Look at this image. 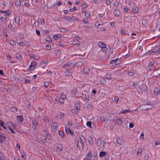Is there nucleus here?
<instances>
[{"label": "nucleus", "instance_id": "nucleus-1", "mask_svg": "<svg viewBox=\"0 0 160 160\" xmlns=\"http://www.w3.org/2000/svg\"><path fill=\"white\" fill-rule=\"evenodd\" d=\"M152 105H150L149 104L147 103L142 105L141 107V108L142 110H146L151 109L152 108Z\"/></svg>", "mask_w": 160, "mask_h": 160}, {"label": "nucleus", "instance_id": "nucleus-2", "mask_svg": "<svg viewBox=\"0 0 160 160\" xmlns=\"http://www.w3.org/2000/svg\"><path fill=\"white\" fill-rule=\"evenodd\" d=\"M104 142L101 139H98L97 141V144L100 148L102 147L104 145Z\"/></svg>", "mask_w": 160, "mask_h": 160}, {"label": "nucleus", "instance_id": "nucleus-3", "mask_svg": "<svg viewBox=\"0 0 160 160\" xmlns=\"http://www.w3.org/2000/svg\"><path fill=\"white\" fill-rule=\"evenodd\" d=\"M152 50V52L155 54H160V48L158 46L156 47L155 48H153Z\"/></svg>", "mask_w": 160, "mask_h": 160}, {"label": "nucleus", "instance_id": "nucleus-4", "mask_svg": "<svg viewBox=\"0 0 160 160\" xmlns=\"http://www.w3.org/2000/svg\"><path fill=\"white\" fill-rule=\"evenodd\" d=\"M37 63L36 62L34 61L32 62L29 67V69L32 70L33 69H34Z\"/></svg>", "mask_w": 160, "mask_h": 160}, {"label": "nucleus", "instance_id": "nucleus-5", "mask_svg": "<svg viewBox=\"0 0 160 160\" xmlns=\"http://www.w3.org/2000/svg\"><path fill=\"white\" fill-rule=\"evenodd\" d=\"M79 138L80 140V144L81 146L82 147L83 143L85 142V139L84 136L82 135H81L79 136Z\"/></svg>", "mask_w": 160, "mask_h": 160}, {"label": "nucleus", "instance_id": "nucleus-6", "mask_svg": "<svg viewBox=\"0 0 160 160\" xmlns=\"http://www.w3.org/2000/svg\"><path fill=\"white\" fill-rule=\"evenodd\" d=\"M65 73L66 75L68 76H70L71 75V70L70 68H68L66 70Z\"/></svg>", "mask_w": 160, "mask_h": 160}, {"label": "nucleus", "instance_id": "nucleus-7", "mask_svg": "<svg viewBox=\"0 0 160 160\" xmlns=\"http://www.w3.org/2000/svg\"><path fill=\"white\" fill-rule=\"evenodd\" d=\"M90 72L89 69L87 67H85L82 70V72L84 73H85L87 74H88Z\"/></svg>", "mask_w": 160, "mask_h": 160}, {"label": "nucleus", "instance_id": "nucleus-8", "mask_svg": "<svg viewBox=\"0 0 160 160\" xmlns=\"http://www.w3.org/2000/svg\"><path fill=\"white\" fill-rule=\"evenodd\" d=\"M32 127L35 128H36L38 125V122L36 120H33L32 121Z\"/></svg>", "mask_w": 160, "mask_h": 160}, {"label": "nucleus", "instance_id": "nucleus-9", "mask_svg": "<svg viewBox=\"0 0 160 160\" xmlns=\"http://www.w3.org/2000/svg\"><path fill=\"white\" fill-rule=\"evenodd\" d=\"M6 139V138L3 136V134L0 132V142L1 143L2 141L5 140Z\"/></svg>", "mask_w": 160, "mask_h": 160}, {"label": "nucleus", "instance_id": "nucleus-10", "mask_svg": "<svg viewBox=\"0 0 160 160\" xmlns=\"http://www.w3.org/2000/svg\"><path fill=\"white\" fill-rule=\"evenodd\" d=\"M153 92L154 94L156 95H157L158 94L160 93V90L158 88H154Z\"/></svg>", "mask_w": 160, "mask_h": 160}, {"label": "nucleus", "instance_id": "nucleus-11", "mask_svg": "<svg viewBox=\"0 0 160 160\" xmlns=\"http://www.w3.org/2000/svg\"><path fill=\"white\" fill-rule=\"evenodd\" d=\"M117 142L118 144L120 145H122L123 143L122 138H118L117 140Z\"/></svg>", "mask_w": 160, "mask_h": 160}, {"label": "nucleus", "instance_id": "nucleus-12", "mask_svg": "<svg viewBox=\"0 0 160 160\" xmlns=\"http://www.w3.org/2000/svg\"><path fill=\"white\" fill-rule=\"evenodd\" d=\"M154 63V62L151 61L149 63L148 65V68L149 70H152L153 69V65Z\"/></svg>", "mask_w": 160, "mask_h": 160}, {"label": "nucleus", "instance_id": "nucleus-13", "mask_svg": "<svg viewBox=\"0 0 160 160\" xmlns=\"http://www.w3.org/2000/svg\"><path fill=\"white\" fill-rule=\"evenodd\" d=\"M53 37L55 39L57 40L62 37V35L60 34H55L53 36Z\"/></svg>", "mask_w": 160, "mask_h": 160}, {"label": "nucleus", "instance_id": "nucleus-14", "mask_svg": "<svg viewBox=\"0 0 160 160\" xmlns=\"http://www.w3.org/2000/svg\"><path fill=\"white\" fill-rule=\"evenodd\" d=\"M98 46L99 47H100L101 48L103 47H106L105 44L102 42H99L98 43Z\"/></svg>", "mask_w": 160, "mask_h": 160}, {"label": "nucleus", "instance_id": "nucleus-15", "mask_svg": "<svg viewBox=\"0 0 160 160\" xmlns=\"http://www.w3.org/2000/svg\"><path fill=\"white\" fill-rule=\"evenodd\" d=\"M17 118L18 120L19 121H20L21 123L23 121V118L22 116L17 115Z\"/></svg>", "mask_w": 160, "mask_h": 160}, {"label": "nucleus", "instance_id": "nucleus-16", "mask_svg": "<svg viewBox=\"0 0 160 160\" xmlns=\"http://www.w3.org/2000/svg\"><path fill=\"white\" fill-rule=\"evenodd\" d=\"M114 13L118 17L119 15L120 14V13L118 10L115 9L114 10Z\"/></svg>", "mask_w": 160, "mask_h": 160}, {"label": "nucleus", "instance_id": "nucleus-17", "mask_svg": "<svg viewBox=\"0 0 160 160\" xmlns=\"http://www.w3.org/2000/svg\"><path fill=\"white\" fill-rule=\"evenodd\" d=\"M88 142L91 145H92L94 143L93 138L91 137H89L88 139Z\"/></svg>", "mask_w": 160, "mask_h": 160}, {"label": "nucleus", "instance_id": "nucleus-18", "mask_svg": "<svg viewBox=\"0 0 160 160\" xmlns=\"http://www.w3.org/2000/svg\"><path fill=\"white\" fill-rule=\"evenodd\" d=\"M1 12L2 13H4L5 14V16H8L9 15V14H10V12L9 11H7L6 12L4 11H1Z\"/></svg>", "mask_w": 160, "mask_h": 160}, {"label": "nucleus", "instance_id": "nucleus-19", "mask_svg": "<svg viewBox=\"0 0 160 160\" xmlns=\"http://www.w3.org/2000/svg\"><path fill=\"white\" fill-rule=\"evenodd\" d=\"M58 133L59 135L62 137V138H63L64 137V132L61 130L58 131Z\"/></svg>", "mask_w": 160, "mask_h": 160}, {"label": "nucleus", "instance_id": "nucleus-20", "mask_svg": "<svg viewBox=\"0 0 160 160\" xmlns=\"http://www.w3.org/2000/svg\"><path fill=\"white\" fill-rule=\"evenodd\" d=\"M132 10L134 12L137 13L138 12L139 9L137 7H135L132 9Z\"/></svg>", "mask_w": 160, "mask_h": 160}, {"label": "nucleus", "instance_id": "nucleus-21", "mask_svg": "<svg viewBox=\"0 0 160 160\" xmlns=\"http://www.w3.org/2000/svg\"><path fill=\"white\" fill-rule=\"evenodd\" d=\"M76 109L79 110L80 109V106L78 103H76L75 104L74 108Z\"/></svg>", "mask_w": 160, "mask_h": 160}, {"label": "nucleus", "instance_id": "nucleus-22", "mask_svg": "<svg viewBox=\"0 0 160 160\" xmlns=\"http://www.w3.org/2000/svg\"><path fill=\"white\" fill-rule=\"evenodd\" d=\"M118 60V58H116L115 59L112 60L110 61V63L112 64H115L116 65V62H117V60Z\"/></svg>", "mask_w": 160, "mask_h": 160}, {"label": "nucleus", "instance_id": "nucleus-23", "mask_svg": "<svg viewBox=\"0 0 160 160\" xmlns=\"http://www.w3.org/2000/svg\"><path fill=\"white\" fill-rule=\"evenodd\" d=\"M72 112L75 114H76L78 112L79 110L78 109H76L75 108H74L73 109H72Z\"/></svg>", "mask_w": 160, "mask_h": 160}, {"label": "nucleus", "instance_id": "nucleus-24", "mask_svg": "<svg viewBox=\"0 0 160 160\" xmlns=\"http://www.w3.org/2000/svg\"><path fill=\"white\" fill-rule=\"evenodd\" d=\"M116 122L119 125H121L122 123V120L120 119H118L116 120Z\"/></svg>", "mask_w": 160, "mask_h": 160}, {"label": "nucleus", "instance_id": "nucleus-25", "mask_svg": "<svg viewBox=\"0 0 160 160\" xmlns=\"http://www.w3.org/2000/svg\"><path fill=\"white\" fill-rule=\"evenodd\" d=\"M11 111L13 112H16L17 111V109L15 107H12L11 108Z\"/></svg>", "mask_w": 160, "mask_h": 160}, {"label": "nucleus", "instance_id": "nucleus-26", "mask_svg": "<svg viewBox=\"0 0 160 160\" xmlns=\"http://www.w3.org/2000/svg\"><path fill=\"white\" fill-rule=\"evenodd\" d=\"M62 145L60 144L58 145L57 146V149L59 151H61L62 150Z\"/></svg>", "mask_w": 160, "mask_h": 160}, {"label": "nucleus", "instance_id": "nucleus-27", "mask_svg": "<svg viewBox=\"0 0 160 160\" xmlns=\"http://www.w3.org/2000/svg\"><path fill=\"white\" fill-rule=\"evenodd\" d=\"M142 23L143 26H146L147 25V22L146 20L143 19L142 21Z\"/></svg>", "mask_w": 160, "mask_h": 160}, {"label": "nucleus", "instance_id": "nucleus-28", "mask_svg": "<svg viewBox=\"0 0 160 160\" xmlns=\"http://www.w3.org/2000/svg\"><path fill=\"white\" fill-rule=\"evenodd\" d=\"M89 96H88L85 95L84 98V100L85 101L87 102V101H89Z\"/></svg>", "mask_w": 160, "mask_h": 160}, {"label": "nucleus", "instance_id": "nucleus-29", "mask_svg": "<svg viewBox=\"0 0 160 160\" xmlns=\"http://www.w3.org/2000/svg\"><path fill=\"white\" fill-rule=\"evenodd\" d=\"M15 4L17 6H20L21 5V2L19 0H17L15 2Z\"/></svg>", "mask_w": 160, "mask_h": 160}, {"label": "nucleus", "instance_id": "nucleus-30", "mask_svg": "<svg viewBox=\"0 0 160 160\" xmlns=\"http://www.w3.org/2000/svg\"><path fill=\"white\" fill-rule=\"evenodd\" d=\"M15 22L16 23L18 24L20 22V19L19 18L16 17L15 19Z\"/></svg>", "mask_w": 160, "mask_h": 160}, {"label": "nucleus", "instance_id": "nucleus-31", "mask_svg": "<svg viewBox=\"0 0 160 160\" xmlns=\"http://www.w3.org/2000/svg\"><path fill=\"white\" fill-rule=\"evenodd\" d=\"M106 153L105 152H103V151L101 152L100 153L99 156L101 157H102L104 155H106Z\"/></svg>", "mask_w": 160, "mask_h": 160}, {"label": "nucleus", "instance_id": "nucleus-32", "mask_svg": "<svg viewBox=\"0 0 160 160\" xmlns=\"http://www.w3.org/2000/svg\"><path fill=\"white\" fill-rule=\"evenodd\" d=\"M72 44L73 45H80V44L78 41V40H77L76 41L75 40H73L72 41Z\"/></svg>", "mask_w": 160, "mask_h": 160}, {"label": "nucleus", "instance_id": "nucleus-33", "mask_svg": "<svg viewBox=\"0 0 160 160\" xmlns=\"http://www.w3.org/2000/svg\"><path fill=\"white\" fill-rule=\"evenodd\" d=\"M51 127H53L54 129L56 128H57V124L56 123H52Z\"/></svg>", "mask_w": 160, "mask_h": 160}, {"label": "nucleus", "instance_id": "nucleus-34", "mask_svg": "<svg viewBox=\"0 0 160 160\" xmlns=\"http://www.w3.org/2000/svg\"><path fill=\"white\" fill-rule=\"evenodd\" d=\"M77 92L76 90L75 89H72L71 90V93L73 95H75Z\"/></svg>", "mask_w": 160, "mask_h": 160}, {"label": "nucleus", "instance_id": "nucleus-35", "mask_svg": "<svg viewBox=\"0 0 160 160\" xmlns=\"http://www.w3.org/2000/svg\"><path fill=\"white\" fill-rule=\"evenodd\" d=\"M58 101L61 104H63L64 102V100L62 98H60L59 100Z\"/></svg>", "mask_w": 160, "mask_h": 160}, {"label": "nucleus", "instance_id": "nucleus-36", "mask_svg": "<svg viewBox=\"0 0 160 160\" xmlns=\"http://www.w3.org/2000/svg\"><path fill=\"white\" fill-rule=\"evenodd\" d=\"M100 119L101 121L104 122L105 121L106 118L104 116H102L100 117Z\"/></svg>", "mask_w": 160, "mask_h": 160}, {"label": "nucleus", "instance_id": "nucleus-37", "mask_svg": "<svg viewBox=\"0 0 160 160\" xmlns=\"http://www.w3.org/2000/svg\"><path fill=\"white\" fill-rule=\"evenodd\" d=\"M107 49V48H106V46L105 47H104L101 48V50L102 51L105 53H106Z\"/></svg>", "mask_w": 160, "mask_h": 160}, {"label": "nucleus", "instance_id": "nucleus-38", "mask_svg": "<svg viewBox=\"0 0 160 160\" xmlns=\"http://www.w3.org/2000/svg\"><path fill=\"white\" fill-rule=\"evenodd\" d=\"M81 6L85 8L88 7V4L85 2H83L81 4Z\"/></svg>", "mask_w": 160, "mask_h": 160}, {"label": "nucleus", "instance_id": "nucleus-39", "mask_svg": "<svg viewBox=\"0 0 160 160\" xmlns=\"http://www.w3.org/2000/svg\"><path fill=\"white\" fill-rule=\"evenodd\" d=\"M87 125L89 128H91L92 127V122H88L87 123Z\"/></svg>", "mask_w": 160, "mask_h": 160}, {"label": "nucleus", "instance_id": "nucleus-40", "mask_svg": "<svg viewBox=\"0 0 160 160\" xmlns=\"http://www.w3.org/2000/svg\"><path fill=\"white\" fill-rule=\"evenodd\" d=\"M114 100L116 103H117L119 101V98H118L117 97H115L114 98Z\"/></svg>", "mask_w": 160, "mask_h": 160}, {"label": "nucleus", "instance_id": "nucleus-41", "mask_svg": "<svg viewBox=\"0 0 160 160\" xmlns=\"http://www.w3.org/2000/svg\"><path fill=\"white\" fill-rule=\"evenodd\" d=\"M106 78L107 79L110 80L111 79V74H108L106 75Z\"/></svg>", "mask_w": 160, "mask_h": 160}, {"label": "nucleus", "instance_id": "nucleus-42", "mask_svg": "<svg viewBox=\"0 0 160 160\" xmlns=\"http://www.w3.org/2000/svg\"><path fill=\"white\" fill-rule=\"evenodd\" d=\"M85 16L87 18H88L90 17V14L89 12H86Z\"/></svg>", "mask_w": 160, "mask_h": 160}, {"label": "nucleus", "instance_id": "nucleus-43", "mask_svg": "<svg viewBox=\"0 0 160 160\" xmlns=\"http://www.w3.org/2000/svg\"><path fill=\"white\" fill-rule=\"evenodd\" d=\"M92 155L91 152L89 151L88 153V154L87 155V157L88 158H90V157H92Z\"/></svg>", "mask_w": 160, "mask_h": 160}, {"label": "nucleus", "instance_id": "nucleus-44", "mask_svg": "<svg viewBox=\"0 0 160 160\" xmlns=\"http://www.w3.org/2000/svg\"><path fill=\"white\" fill-rule=\"evenodd\" d=\"M8 28L10 29H14V28H13V27L12 26V25L11 24H9L8 25Z\"/></svg>", "mask_w": 160, "mask_h": 160}, {"label": "nucleus", "instance_id": "nucleus-45", "mask_svg": "<svg viewBox=\"0 0 160 160\" xmlns=\"http://www.w3.org/2000/svg\"><path fill=\"white\" fill-rule=\"evenodd\" d=\"M82 64V63L81 62H78L76 63V66L78 67L81 66Z\"/></svg>", "mask_w": 160, "mask_h": 160}, {"label": "nucleus", "instance_id": "nucleus-46", "mask_svg": "<svg viewBox=\"0 0 160 160\" xmlns=\"http://www.w3.org/2000/svg\"><path fill=\"white\" fill-rule=\"evenodd\" d=\"M149 158V155L147 153L145 154L144 156V158L145 159H148Z\"/></svg>", "mask_w": 160, "mask_h": 160}, {"label": "nucleus", "instance_id": "nucleus-47", "mask_svg": "<svg viewBox=\"0 0 160 160\" xmlns=\"http://www.w3.org/2000/svg\"><path fill=\"white\" fill-rule=\"evenodd\" d=\"M114 5H115L116 7H118L119 5V3L118 1H115L114 2Z\"/></svg>", "mask_w": 160, "mask_h": 160}, {"label": "nucleus", "instance_id": "nucleus-48", "mask_svg": "<svg viewBox=\"0 0 160 160\" xmlns=\"http://www.w3.org/2000/svg\"><path fill=\"white\" fill-rule=\"evenodd\" d=\"M41 139L42 140V141L43 142H44V143H46L47 141H46V138H44V137H41Z\"/></svg>", "mask_w": 160, "mask_h": 160}, {"label": "nucleus", "instance_id": "nucleus-49", "mask_svg": "<svg viewBox=\"0 0 160 160\" xmlns=\"http://www.w3.org/2000/svg\"><path fill=\"white\" fill-rule=\"evenodd\" d=\"M46 137L48 139H50L51 138V135L49 133H47L46 134Z\"/></svg>", "mask_w": 160, "mask_h": 160}, {"label": "nucleus", "instance_id": "nucleus-50", "mask_svg": "<svg viewBox=\"0 0 160 160\" xmlns=\"http://www.w3.org/2000/svg\"><path fill=\"white\" fill-rule=\"evenodd\" d=\"M100 82H101V83L104 84L105 82H106V80L105 79L103 78H102L100 80Z\"/></svg>", "mask_w": 160, "mask_h": 160}, {"label": "nucleus", "instance_id": "nucleus-51", "mask_svg": "<svg viewBox=\"0 0 160 160\" xmlns=\"http://www.w3.org/2000/svg\"><path fill=\"white\" fill-rule=\"evenodd\" d=\"M46 40L48 42H50L52 41L51 38L49 37H47Z\"/></svg>", "mask_w": 160, "mask_h": 160}, {"label": "nucleus", "instance_id": "nucleus-52", "mask_svg": "<svg viewBox=\"0 0 160 160\" xmlns=\"http://www.w3.org/2000/svg\"><path fill=\"white\" fill-rule=\"evenodd\" d=\"M65 129L66 133L67 134L69 133V131H70L69 129V128H66V127L65 128Z\"/></svg>", "mask_w": 160, "mask_h": 160}, {"label": "nucleus", "instance_id": "nucleus-53", "mask_svg": "<svg viewBox=\"0 0 160 160\" xmlns=\"http://www.w3.org/2000/svg\"><path fill=\"white\" fill-rule=\"evenodd\" d=\"M130 111L128 109H126L124 110L123 111L121 112L120 113H126V112H129Z\"/></svg>", "mask_w": 160, "mask_h": 160}, {"label": "nucleus", "instance_id": "nucleus-54", "mask_svg": "<svg viewBox=\"0 0 160 160\" xmlns=\"http://www.w3.org/2000/svg\"><path fill=\"white\" fill-rule=\"evenodd\" d=\"M44 85L46 87L48 86L49 85V82H45L44 83Z\"/></svg>", "mask_w": 160, "mask_h": 160}, {"label": "nucleus", "instance_id": "nucleus-55", "mask_svg": "<svg viewBox=\"0 0 160 160\" xmlns=\"http://www.w3.org/2000/svg\"><path fill=\"white\" fill-rule=\"evenodd\" d=\"M34 24L35 27H37L39 25V22L38 21H36L34 22Z\"/></svg>", "mask_w": 160, "mask_h": 160}, {"label": "nucleus", "instance_id": "nucleus-56", "mask_svg": "<svg viewBox=\"0 0 160 160\" xmlns=\"http://www.w3.org/2000/svg\"><path fill=\"white\" fill-rule=\"evenodd\" d=\"M77 9L75 7H74L73 8H70L69 9V11L71 12H73L74 10H77Z\"/></svg>", "mask_w": 160, "mask_h": 160}, {"label": "nucleus", "instance_id": "nucleus-57", "mask_svg": "<svg viewBox=\"0 0 160 160\" xmlns=\"http://www.w3.org/2000/svg\"><path fill=\"white\" fill-rule=\"evenodd\" d=\"M46 47L48 50H49L51 48V45H47L46 46Z\"/></svg>", "mask_w": 160, "mask_h": 160}, {"label": "nucleus", "instance_id": "nucleus-58", "mask_svg": "<svg viewBox=\"0 0 160 160\" xmlns=\"http://www.w3.org/2000/svg\"><path fill=\"white\" fill-rule=\"evenodd\" d=\"M142 149H141V148L139 149L138 150L137 153V154L141 153L142 152Z\"/></svg>", "mask_w": 160, "mask_h": 160}, {"label": "nucleus", "instance_id": "nucleus-59", "mask_svg": "<svg viewBox=\"0 0 160 160\" xmlns=\"http://www.w3.org/2000/svg\"><path fill=\"white\" fill-rule=\"evenodd\" d=\"M143 49V46H140L139 48L138 52H141Z\"/></svg>", "mask_w": 160, "mask_h": 160}, {"label": "nucleus", "instance_id": "nucleus-60", "mask_svg": "<svg viewBox=\"0 0 160 160\" xmlns=\"http://www.w3.org/2000/svg\"><path fill=\"white\" fill-rule=\"evenodd\" d=\"M16 57L19 60L21 59V57L20 54H17L16 55Z\"/></svg>", "mask_w": 160, "mask_h": 160}, {"label": "nucleus", "instance_id": "nucleus-61", "mask_svg": "<svg viewBox=\"0 0 160 160\" xmlns=\"http://www.w3.org/2000/svg\"><path fill=\"white\" fill-rule=\"evenodd\" d=\"M61 98L64 100L67 97L65 95L62 94Z\"/></svg>", "mask_w": 160, "mask_h": 160}, {"label": "nucleus", "instance_id": "nucleus-62", "mask_svg": "<svg viewBox=\"0 0 160 160\" xmlns=\"http://www.w3.org/2000/svg\"><path fill=\"white\" fill-rule=\"evenodd\" d=\"M21 156H22L25 159H26L27 158V156H26V155L24 154H21Z\"/></svg>", "mask_w": 160, "mask_h": 160}, {"label": "nucleus", "instance_id": "nucleus-63", "mask_svg": "<svg viewBox=\"0 0 160 160\" xmlns=\"http://www.w3.org/2000/svg\"><path fill=\"white\" fill-rule=\"evenodd\" d=\"M144 134L143 133H142L141 134V135L140 137V138H141L142 139H143L144 138Z\"/></svg>", "mask_w": 160, "mask_h": 160}, {"label": "nucleus", "instance_id": "nucleus-64", "mask_svg": "<svg viewBox=\"0 0 160 160\" xmlns=\"http://www.w3.org/2000/svg\"><path fill=\"white\" fill-rule=\"evenodd\" d=\"M25 82L26 83H30V80L29 79H26L25 80Z\"/></svg>", "mask_w": 160, "mask_h": 160}]
</instances>
